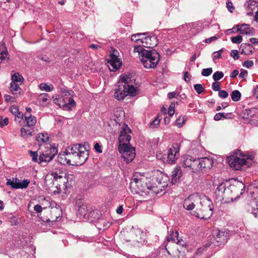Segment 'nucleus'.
I'll use <instances>...</instances> for the list:
<instances>
[{"label":"nucleus","instance_id":"obj_43","mask_svg":"<svg viewBox=\"0 0 258 258\" xmlns=\"http://www.w3.org/2000/svg\"><path fill=\"white\" fill-rule=\"evenodd\" d=\"M223 51L224 48H221L218 51L214 52L212 55L213 60H215L220 58L221 57V55Z\"/></svg>","mask_w":258,"mask_h":258},{"label":"nucleus","instance_id":"obj_59","mask_svg":"<svg viewBox=\"0 0 258 258\" xmlns=\"http://www.w3.org/2000/svg\"><path fill=\"white\" fill-rule=\"evenodd\" d=\"M43 209L42 206L39 205H35L34 207V210L38 214L41 213Z\"/></svg>","mask_w":258,"mask_h":258},{"label":"nucleus","instance_id":"obj_64","mask_svg":"<svg viewBox=\"0 0 258 258\" xmlns=\"http://www.w3.org/2000/svg\"><path fill=\"white\" fill-rule=\"evenodd\" d=\"M183 79L186 82H188L190 81V78L189 74L187 72H184Z\"/></svg>","mask_w":258,"mask_h":258},{"label":"nucleus","instance_id":"obj_24","mask_svg":"<svg viewBox=\"0 0 258 258\" xmlns=\"http://www.w3.org/2000/svg\"><path fill=\"white\" fill-rule=\"evenodd\" d=\"M200 158H194L190 170L194 173L202 172Z\"/></svg>","mask_w":258,"mask_h":258},{"label":"nucleus","instance_id":"obj_33","mask_svg":"<svg viewBox=\"0 0 258 258\" xmlns=\"http://www.w3.org/2000/svg\"><path fill=\"white\" fill-rule=\"evenodd\" d=\"M67 154L66 153V151L60 153L57 156V160L59 163H60L61 164L66 165L68 164L69 165V163L68 162V159L67 157Z\"/></svg>","mask_w":258,"mask_h":258},{"label":"nucleus","instance_id":"obj_60","mask_svg":"<svg viewBox=\"0 0 258 258\" xmlns=\"http://www.w3.org/2000/svg\"><path fill=\"white\" fill-rule=\"evenodd\" d=\"M249 211H251V213L254 216L255 218L258 217V208L251 207V210H249Z\"/></svg>","mask_w":258,"mask_h":258},{"label":"nucleus","instance_id":"obj_47","mask_svg":"<svg viewBox=\"0 0 258 258\" xmlns=\"http://www.w3.org/2000/svg\"><path fill=\"white\" fill-rule=\"evenodd\" d=\"M213 72L212 68H209L207 69H204L202 72V75L205 77H208L210 76Z\"/></svg>","mask_w":258,"mask_h":258},{"label":"nucleus","instance_id":"obj_62","mask_svg":"<svg viewBox=\"0 0 258 258\" xmlns=\"http://www.w3.org/2000/svg\"><path fill=\"white\" fill-rule=\"evenodd\" d=\"M247 73H248V72L246 70H244V69H241L240 70V73L239 75V77L240 78H243L244 77H245V76H247Z\"/></svg>","mask_w":258,"mask_h":258},{"label":"nucleus","instance_id":"obj_48","mask_svg":"<svg viewBox=\"0 0 258 258\" xmlns=\"http://www.w3.org/2000/svg\"><path fill=\"white\" fill-rule=\"evenodd\" d=\"M242 41V37L241 35H237L235 37H231V41L233 43L240 44Z\"/></svg>","mask_w":258,"mask_h":258},{"label":"nucleus","instance_id":"obj_23","mask_svg":"<svg viewBox=\"0 0 258 258\" xmlns=\"http://www.w3.org/2000/svg\"><path fill=\"white\" fill-rule=\"evenodd\" d=\"M181 174L182 172L180 167L176 166L172 172L171 183L172 184H175L179 182V179L181 176Z\"/></svg>","mask_w":258,"mask_h":258},{"label":"nucleus","instance_id":"obj_14","mask_svg":"<svg viewBox=\"0 0 258 258\" xmlns=\"http://www.w3.org/2000/svg\"><path fill=\"white\" fill-rule=\"evenodd\" d=\"M131 130L128 127L127 125L124 124L122 130L120 132L118 138L119 145L123 144V143H129L131 139V136L129 134L131 133Z\"/></svg>","mask_w":258,"mask_h":258},{"label":"nucleus","instance_id":"obj_46","mask_svg":"<svg viewBox=\"0 0 258 258\" xmlns=\"http://www.w3.org/2000/svg\"><path fill=\"white\" fill-rule=\"evenodd\" d=\"M194 87L195 91L198 94H201L205 90V88L201 84H200L195 85Z\"/></svg>","mask_w":258,"mask_h":258},{"label":"nucleus","instance_id":"obj_9","mask_svg":"<svg viewBox=\"0 0 258 258\" xmlns=\"http://www.w3.org/2000/svg\"><path fill=\"white\" fill-rule=\"evenodd\" d=\"M135 80L134 79L125 75L122 76L118 81L119 83L123 84L126 88H128V91H129L131 96H135L137 94V89L133 85V81Z\"/></svg>","mask_w":258,"mask_h":258},{"label":"nucleus","instance_id":"obj_32","mask_svg":"<svg viewBox=\"0 0 258 258\" xmlns=\"http://www.w3.org/2000/svg\"><path fill=\"white\" fill-rule=\"evenodd\" d=\"M136 237L135 240L138 242H141L144 239V233L141 229H137L134 231Z\"/></svg>","mask_w":258,"mask_h":258},{"label":"nucleus","instance_id":"obj_34","mask_svg":"<svg viewBox=\"0 0 258 258\" xmlns=\"http://www.w3.org/2000/svg\"><path fill=\"white\" fill-rule=\"evenodd\" d=\"M76 105L75 100L71 97L68 98V102L62 105L63 109L66 110H70L72 108Z\"/></svg>","mask_w":258,"mask_h":258},{"label":"nucleus","instance_id":"obj_8","mask_svg":"<svg viewBox=\"0 0 258 258\" xmlns=\"http://www.w3.org/2000/svg\"><path fill=\"white\" fill-rule=\"evenodd\" d=\"M57 153V150L55 148H50L44 152H39V164H42L43 163H46L51 161L54 158V156Z\"/></svg>","mask_w":258,"mask_h":258},{"label":"nucleus","instance_id":"obj_63","mask_svg":"<svg viewBox=\"0 0 258 258\" xmlns=\"http://www.w3.org/2000/svg\"><path fill=\"white\" fill-rule=\"evenodd\" d=\"M94 149L98 153H102L101 146L99 145V143H96L94 145Z\"/></svg>","mask_w":258,"mask_h":258},{"label":"nucleus","instance_id":"obj_58","mask_svg":"<svg viewBox=\"0 0 258 258\" xmlns=\"http://www.w3.org/2000/svg\"><path fill=\"white\" fill-rule=\"evenodd\" d=\"M226 7L228 10V11L232 13L234 11L235 8L233 7V4L231 2H227L226 3Z\"/></svg>","mask_w":258,"mask_h":258},{"label":"nucleus","instance_id":"obj_45","mask_svg":"<svg viewBox=\"0 0 258 258\" xmlns=\"http://www.w3.org/2000/svg\"><path fill=\"white\" fill-rule=\"evenodd\" d=\"M48 95L47 93H42L38 97V100L43 103H46L48 100Z\"/></svg>","mask_w":258,"mask_h":258},{"label":"nucleus","instance_id":"obj_36","mask_svg":"<svg viewBox=\"0 0 258 258\" xmlns=\"http://www.w3.org/2000/svg\"><path fill=\"white\" fill-rule=\"evenodd\" d=\"M51 175L56 181H57L58 180H62L63 183H65L67 180L65 173H62L59 175L56 172H52L51 173Z\"/></svg>","mask_w":258,"mask_h":258},{"label":"nucleus","instance_id":"obj_16","mask_svg":"<svg viewBox=\"0 0 258 258\" xmlns=\"http://www.w3.org/2000/svg\"><path fill=\"white\" fill-rule=\"evenodd\" d=\"M246 10L248 16H252L255 13L254 21L258 23V3L255 1L249 0L247 2Z\"/></svg>","mask_w":258,"mask_h":258},{"label":"nucleus","instance_id":"obj_17","mask_svg":"<svg viewBox=\"0 0 258 258\" xmlns=\"http://www.w3.org/2000/svg\"><path fill=\"white\" fill-rule=\"evenodd\" d=\"M236 187L234 185L230 186L229 187L226 188L225 183H220L216 189L215 193L220 197L224 198L226 197L230 191L235 189Z\"/></svg>","mask_w":258,"mask_h":258},{"label":"nucleus","instance_id":"obj_37","mask_svg":"<svg viewBox=\"0 0 258 258\" xmlns=\"http://www.w3.org/2000/svg\"><path fill=\"white\" fill-rule=\"evenodd\" d=\"M12 83H17L20 82V84H21L23 82L24 78L22 76L17 73L12 75Z\"/></svg>","mask_w":258,"mask_h":258},{"label":"nucleus","instance_id":"obj_20","mask_svg":"<svg viewBox=\"0 0 258 258\" xmlns=\"http://www.w3.org/2000/svg\"><path fill=\"white\" fill-rule=\"evenodd\" d=\"M50 217L48 218H43L42 221L45 222H54L57 221L58 219L60 218V210L58 208H52L50 211Z\"/></svg>","mask_w":258,"mask_h":258},{"label":"nucleus","instance_id":"obj_44","mask_svg":"<svg viewBox=\"0 0 258 258\" xmlns=\"http://www.w3.org/2000/svg\"><path fill=\"white\" fill-rule=\"evenodd\" d=\"M186 118L185 116H179L178 118L176 119L175 123L179 127H181L185 123Z\"/></svg>","mask_w":258,"mask_h":258},{"label":"nucleus","instance_id":"obj_30","mask_svg":"<svg viewBox=\"0 0 258 258\" xmlns=\"http://www.w3.org/2000/svg\"><path fill=\"white\" fill-rule=\"evenodd\" d=\"M29 126L27 125L24 126L21 129V134L23 138H27L32 135V131L31 129L29 128Z\"/></svg>","mask_w":258,"mask_h":258},{"label":"nucleus","instance_id":"obj_61","mask_svg":"<svg viewBox=\"0 0 258 258\" xmlns=\"http://www.w3.org/2000/svg\"><path fill=\"white\" fill-rule=\"evenodd\" d=\"M4 98H5V100L6 102H14L15 101V98L12 97L11 96L9 95H5L4 96Z\"/></svg>","mask_w":258,"mask_h":258},{"label":"nucleus","instance_id":"obj_53","mask_svg":"<svg viewBox=\"0 0 258 258\" xmlns=\"http://www.w3.org/2000/svg\"><path fill=\"white\" fill-rule=\"evenodd\" d=\"M252 114H251V110L250 109H245L243 112V115L242 118L243 119H247L249 117H252Z\"/></svg>","mask_w":258,"mask_h":258},{"label":"nucleus","instance_id":"obj_52","mask_svg":"<svg viewBox=\"0 0 258 258\" xmlns=\"http://www.w3.org/2000/svg\"><path fill=\"white\" fill-rule=\"evenodd\" d=\"M11 112L14 115L16 114H19V108L17 106H12L9 109Z\"/></svg>","mask_w":258,"mask_h":258},{"label":"nucleus","instance_id":"obj_1","mask_svg":"<svg viewBox=\"0 0 258 258\" xmlns=\"http://www.w3.org/2000/svg\"><path fill=\"white\" fill-rule=\"evenodd\" d=\"M134 52L138 53L144 67L147 69L155 68L160 60L159 54L154 49L146 50L141 46L135 45Z\"/></svg>","mask_w":258,"mask_h":258},{"label":"nucleus","instance_id":"obj_12","mask_svg":"<svg viewBox=\"0 0 258 258\" xmlns=\"http://www.w3.org/2000/svg\"><path fill=\"white\" fill-rule=\"evenodd\" d=\"M107 63L110 71L113 72L118 70L122 64V61L118 58L114 51L111 53L109 58L107 60Z\"/></svg>","mask_w":258,"mask_h":258},{"label":"nucleus","instance_id":"obj_6","mask_svg":"<svg viewBox=\"0 0 258 258\" xmlns=\"http://www.w3.org/2000/svg\"><path fill=\"white\" fill-rule=\"evenodd\" d=\"M180 145L178 143L173 144L167 151V161L169 164H174L180 156Z\"/></svg>","mask_w":258,"mask_h":258},{"label":"nucleus","instance_id":"obj_31","mask_svg":"<svg viewBox=\"0 0 258 258\" xmlns=\"http://www.w3.org/2000/svg\"><path fill=\"white\" fill-rule=\"evenodd\" d=\"M149 34V32L146 33H139L132 35L131 40L137 43H140L142 44L143 38H140L141 36L146 35Z\"/></svg>","mask_w":258,"mask_h":258},{"label":"nucleus","instance_id":"obj_57","mask_svg":"<svg viewBox=\"0 0 258 258\" xmlns=\"http://www.w3.org/2000/svg\"><path fill=\"white\" fill-rule=\"evenodd\" d=\"M253 66V62L252 60H246L243 63V66L247 68H250Z\"/></svg>","mask_w":258,"mask_h":258},{"label":"nucleus","instance_id":"obj_3","mask_svg":"<svg viewBox=\"0 0 258 258\" xmlns=\"http://www.w3.org/2000/svg\"><path fill=\"white\" fill-rule=\"evenodd\" d=\"M118 151L126 163L132 161L135 157V148L130 147L128 144L119 145Z\"/></svg>","mask_w":258,"mask_h":258},{"label":"nucleus","instance_id":"obj_29","mask_svg":"<svg viewBox=\"0 0 258 258\" xmlns=\"http://www.w3.org/2000/svg\"><path fill=\"white\" fill-rule=\"evenodd\" d=\"M167 241H172L177 244H180L181 241L178 239V232L177 231L172 232V233L167 237Z\"/></svg>","mask_w":258,"mask_h":258},{"label":"nucleus","instance_id":"obj_27","mask_svg":"<svg viewBox=\"0 0 258 258\" xmlns=\"http://www.w3.org/2000/svg\"><path fill=\"white\" fill-rule=\"evenodd\" d=\"M10 91L13 95L18 96L21 94L22 89L19 87V84L18 83H11Z\"/></svg>","mask_w":258,"mask_h":258},{"label":"nucleus","instance_id":"obj_22","mask_svg":"<svg viewBox=\"0 0 258 258\" xmlns=\"http://www.w3.org/2000/svg\"><path fill=\"white\" fill-rule=\"evenodd\" d=\"M202 172L211 169L213 166L214 161L212 159L204 157L200 158Z\"/></svg>","mask_w":258,"mask_h":258},{"label":"nucleus","instance_id":"obj_7","mask_svg":"<svg viewBox=\"0 0 258 258\" xmlns=\"http://www.w3.org/2000/svg\"><path fill=\"white\" fill-rule=\"evenodd\" d=\"M213 236L215 238L218 246L224 245L229 237V231H224L216 229L213 231Z\"/></svg>","mask_w":258,"mask_h":258},{"label":"nucleus","instance_id":"obj_4","mask_svg":"<svg viewBox=\"0 0 258 258\" xmlns=\"http://www.w3.org/2000/svg\"><path fill=\"white\" fill-rule=\"evenodd\" d=\"M239 152L232 153L231 155L227 157L226 160L229 166L235 170H240L243 165L246 164V160L244 158H241L237 155Z\"/></svg>","mask_w":258,"mask_h":258},{"label":"nucleus","instance_id":"obj_2","mask_svg":"<svg viewBox=\"0 0 258 258\" xmlns=\"http://www.w3.org/2000/svg\"><path fill=\"white\" fill-rule=\"evenodd\" d=\"M213 210L212 202L207 197L204 196L200 198V201L193 212V215L201 219H209L213 214Z\"/></svg>","mask_w":258,"mask_h":258},{"label":"nucleus","instance_id":"obj_15","mask_svg":"<svg viewBox=\"0 0 258 258\" xmlns=\"http://www.w3.org/2000/svg\"><path fill=\"white\" fill-rule=\"evenodd\" d=\"M139 173H136L132 177V181L131 183V186L137 187V192L140 193V192H145L146 188L151 189V187H148L146 185H143L142 184V179L138 178V174Z\"/></svg>","mask_w":258,"mask_h":258},{"label":"nucleus","instance_id":"obj_39","mask_svg":"<svg viewBox=\"0 0 258 258\" xmlns=\"http://www.w3.org/2000/svg\"><path fill=\"white\" fill-rule=\"evenodd\" d=\"M39 88L41 90H45L46 92H50L53 89L52 85H47L46 83H41L39 85Z\"/></svg>","mask_w":258,"mask_h":258},{"label":"nucleus","instance_id":"obj_11","mask_svg":"<svg viewBox=\"0 0 258 258\" xmlns=\"http://www.w3.org/2000/svg\"><path fill=\"white\" fill-rule=\"evenodd\" d=\"M128 94H130L128 88H126L123 84L119 83L118 82L114 93V98L118 100H122Z\"/></svg>","mask_w":258,"mask_h":258},{"label":"nucleus","instance_id":"obj_26","mask_svg":"<svg viewBox=\"0 0 258 258\" xmlns=\"http://www.w3.org/2000/svg\"><path fill=\"white\" fill-rule=\"evenodd\" d=\"M25 119L27 122V126L29 127L34 125L37 121L36 117L28 113H25Z\"/></svg>","mask_w":258,"mask_h":258},{"label":"nucleus","instance_id":"obj_10","mask_svg":"<svg viewBox=\"0 0 258 258\" xmlns=\"http://www.w3.org/2000/svg\"><path fill=\"white\" fill-rule=\"evenodd\" d=\"M200 197L196 194L189 196L187 199H185L183 202V207L187 210H193L195 207H197V205L200 201Z\"/></svg>","mask_w":258,"mask_h":258},{"label":"nucleus","instance_id":"obj_55","mask_svg":"<svg viewBox=\"0 0 258 258\" xmlns=\"http://www.w3.org/2000/svg\"><path fill=\"white\" fill-rule=\"evenodd\" d=\"M212 88L215 91H219L220 90V85L219 82H213L212 85Z\"/></svg>","mask_w":258,"mask_h":258},{"label":"nucleus","instance_id":"obj_54","mask_svg":"<svg viewBox=\"0 0 258 258\" xmlns=\"http://www.w3.org/2000/svg\"><path fill=\"white\" fill-rule=\"evenodd\" d=\"M230 55L233 58L234 60H237L239 57V52L237 50H232L231 51Z\"/></svg>","mask_w":258,"mask_h":258},{"label":"nucleus","instance_id":"obj_21","mask_svg":"<svg viewBox=\"0 0 258 258\" xmlns=\"http://www.w3.org/2000/svg\"><path fill=\"white\" fill-rule=\"evenodd\" d=\"M237 27H238L237 31L241 34L253 35L254 34V29L250 27L248 24L238 25Z\"/></svg>","mask_w":258,"mask_h":258},{"label":"nucleus","instance_id":"obj_28","mask_svg":"<svg viewBox=\"0 0 258 258\" xmlns=\"http://www.w3.org/2000/svg\"><path fill=\"white\" fill-rule=\"evenodd\" d=\"M233 115L231 113H224V112H220L216 113L214 116V119L215 120L218 121L220 120L222 118H233Z\"/></svg>","mask_w":258,"mask_h":258},{"label":"nucleus","instance_id":"obj_25","mask_svg":"<svg viewBox=\"0 0 258 258\" xmlns=\"http://www.w3.org/2000/svg\"><path fill=\"white\" fill-rule=\"evenodd\" d=\"M194 158L189 155H185L183 157V160L182 162V166L184 168H187L189 170L190 169L191 167L192 164V161L194 160Z\"/></svg>","mask_w":258,"mask_h":258},{"label":"nucleus","instance_id":"obj_41","mask_svg":"<svg viewBox=\"0 0 258 258\" xmlns=\"http://www.w3.org/2000/svg\"><path fill=\"white\" fill-rule=\"evenodd\" d=\"M161 119V115H157L156 117L150 123V127L153 128L157 127L159 124Z\"/></svg>","mask_w":258,"mask_h":258},{"label":"nucleus","instance_id":"obj_49","mask_svg":"<svg viewBox=\"0 0 258 258\" xmlns=\"http://www.w3.org/2000/svg\"><path fill=\"white\" fill-rule=\"evenodd\" d=\"M40 204H41V205L44 206V207H43L44 209H46L47 206H51V203L50 202V201L46 198H43V199H42Z\"/></svg>","mask_w":258,"mask_h":258},{"label":"nucleus","instance_id":"obj_18","mask_svg":"<svg viewBox=\"0 0 258 258\" xmlns=\"http://www.w3.org/2000/svg\"><path fill=\"white\" fill-rule=\"evenodd\" d=\"M142 44L147 48H153L157 46L158 39L155 35H150L149 33L142 39Z\"/></svg>","mask_w":258,"mask_h":258},{"label":"nucleus","instance_id":"obj_56","mask_svg":"<svg viewBox=\"0 0 258 258\" xmlns=\"http://www.w3.org/2000/svg\"><path fill=\"white\" fill-rule=\"evenodd\" d=\"M219 96L221 98H226L228 96V93L225 90H220L218 93Z\"/></svg>","mask_w":258,"mask_h":258},{"label":"nucleus","instance_id":"obj_13","mask_svg":"<svg viewBox=\"0 0 258 258\" xmlns=\"http://www.w3.org/2000/svg\"><path fill=\"white\" fill-rule=\"evenodd\" d=\"M30 181L28 179H25L21 181L18 178L8 179L7 184L10 185L13 188L23 189L28 187Z\"/></svg>","mask_w":258,"mask_h":258},{"label":"nucleus","instance_id":"obj_38","mask_svg":"<svg viewBox=\"0 0 258 258\" xmlns=\"http://www.w3.org/2000/svg\"><path fill=\"white\" fill-rule=\"evenodd\" d=\"M241 94L240 92L237 90L233 91L231 94L232 100L235 102L239 101L241 98Z\"/></svg>","mask_w":258,"mask_h":258},{"label":"nucleus","instance_id":"obj_42","mask_svg":"<svg viewBox=\"0 0 258 258\" xmlns=\"http://www.w3.org/2000/svg\"><path fill=\"white\" fill-rule=\"evenodd\" d=\"M224 77V73L222 72L217 71L213 75V79L215 81H218Z\"/></svg>","mask_w":258,"mask_h":258},{"label":"nucleus","instance_id":"obj_19","mask_svg":"<svg viewBox=\"0 0 258 258\" xmlns=\"http://www.w3.org/2000/svg\"><path fill=\"white\" fill-rule=\"evenodd\" d=\"M66 151L68 153H71L75 155H83V153H87L84 146L80 144H76L73 145L68 146Z\"/></svg>","mask_w":258,"mask_h":258},{"label":"nucleus","instance_id":"obj_35","mask_svg":"<svg viewBox=\"0 0 258 258\" xmlns=\"http://www.w3.org/2000/svg\"><path fill=\"white\" fill-rule=\"evenodd\" d=\"M49 139L47 134L40 133L37 135L36 140L39 143H46Z\"/></svg>","mask_w":258,"mask_h":258},{"label":"nucleus","instance_id":"obj_5","mask_svg":"<svg viewBox=\"0 0 258 258\" xmlns=\"http://www.w3.org/2000/svg\"><path fill=\"white\" fill-rule=\"evenodd\" d=\"M69 165H81L84 164L88 158V153H83L80 155H75L71 153H68L66 151Z\"/></svg>","mask_w":258,"mask_h":258},{"label":"nucleus","instance_id":"obj_51","mask_svg":"<svg viewBox=\"0 0 258 258\" xmlns=\"http://www.w3.org/2000/svg\"><path fill=\"white\" fill-rule=\"evenodd\" d=\"M9 123V119L8 117L3 118L2 116H0V126L3 127L7 125Z\"/></svg>","mask_w":258,"mask_h":258},{"label":"nucleus","instance_id":"obj_40","mask_svg":"<svg viewBox=\"0 0 258 258\" xmlns=\"http://www.w3.org/2000/svg\"><path fill=\"white\" fill-rule=\"evenodd\" d=\"M29 154L33 162L38 163V161H39V154L38 155L37 151L30 150L29 151Z\"/></svg>","mask_w":258,"mask_h":258},{"label":"nucleus","instance_id":"obj_50","mask_svg":"<svg viewBox=\"0 0 258 258\" xmlns=\"http://www.w3.org/2000/svg\"><path fill=\"white\" fill-rule=\"evenodd\" d=\"M175 104L174 103H171L169 105L168 113L170 116H172L173 115L175 112Z\"/></svg>","mask_w":258,"mask_h":258}]
</instances>
